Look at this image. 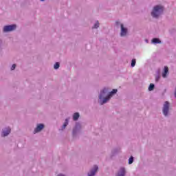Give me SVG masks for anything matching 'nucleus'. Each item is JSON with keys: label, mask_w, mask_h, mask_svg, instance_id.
Masks as SVG:
<instances>
[{"label": "nucleus", "mask_w": 176, "mask_h": 176, "mask_svg": "<svg viewBox=\"0 0 176 176\" xmlns=\"http://www.w3.org/2000/svg\"><path fill=\"white\" fill-rule=\"evenodd\" d=\"M118 93V89H113L108 94V89L107 88L103 89L99 95V102L101 105L103 104H107L109 100H111V98L113 96V94H116Z\"/></svg>", "instance_id": "f257e3e1"}, {"label": "nucleus", "mask_w": 176, "mask_h": 176, "mask_svg": "<svg viewBox=\"0 0 176 176\" xmlns=\"http://www.w3.org/2000/svg\"><path fill=\"white\" fill-rule=\"evenodd\" d=\"M164 10V8L162 5L155 6L151 12L152 17L154 19H157L161 14H163V12Z\"/></svg>", "instance_id": "f03ea898"}, {"label": "nucleus", "mask_w": 176, "mask_h": 176, "mask_svg": "<svg viewBox=\"0 0 176 176\" xmlns=\"http://www.w3.org/2000/svg\"><path fill=\"white\" fill-rule=\"evenodd\" d=\"M170 111V102L168 101H166L164 103L162 112L163 115L165 116H168V112Z\"/></svg>", "instance_id": "7ed1b4c3"}, {"label": "nucleus", "mask_w": 176, "mask_h": 176, "mask_svg": "<svg viewBox=\"0 0 176 176\" xmlns=\"http://www.w3.org/2000/svg\"><path fill=\"white\" fill-rule=\"evenodd\" d=\"M16 25H8L3 27V32H10L12 31H14L16 28Z\"/></svg>", "instance_id": "20e7f679"}, {"label": "nucleus", "mask_w": 176, "mask_h": 176, "mask_svg": "<svg viewBox=\"0 0 176 176\" xmlns=\"http://www.w3.org/2000/svg\"><path fill=\"white\" fill-rule=\"evenodd\" d=\"M98 170L97 165L94 166L93 168L88 173V176H94Z\"/></svg>", "instance_id": "39448f33"}, {"label": "nucleus", "mask_w": 176, "mask_h": 176, "mask_svg": "<svg viewBox=\"0 0 176 176\" xmlns=\"http://www.w3.org/2000/svg\"><path fill=\"white\" fill-rule=\"evenodd\" d=\"M126 175V169L123 167L120 168L116 176H125Z\"/></svg>", "instance_id": "423d86ee"}, {"label": "nucleus", "mask_w": 176, "mask_h": 176, "mask_svg": "<svg viewBox=\"0 0 176 176\" xmlns=\"http://www.w3.org/2000/svg\"><path fill=\"white\" fill-rule=\"evenodd\" d=\"M44 127L45 125H43V124H38L36 128L34 129V133L36 134V133H39V131H41Z\"/></svg>", "instance_id": "0eeeda50"}, {"label": "nucleus", "mask_w": 176, "mask_h": 176, "mask_svg": "<svg viewBox=\"0 0 176 176\" xmlns=\"http://www.w3.org/2000/svg\"><path fill=\"white\" fill-rule=\"evenodd\" d=\"M10 127L5 128L2 132L3 137H7V135H9V134H10Z\"/></svg>", "instance_id": "6e6552de"}, {"label": "nucleus", "mask_w": 176, "mask_h": 176, "mask_svg": "<svg viewBox=\"0 0 176 176\" xmlns=\"http://www.w3.org/2000/svg\"><path fill=\"white\" fill-rule=\"evenodd\" d=\"M120 35L122 36H126L127 35V28L123 26V24L121 25V33Z\"/></svg>", "instance_id": "1a4fd4ad"}, {"label": "nucleus", "mask_w": 176, "mask_h": 176, "mask_svg": "<svg viewBox=\"0 0 176 176\" xmlns=\"http://www.w3.org/2000/svg\"><path fill=\"white\" fill-rule=\"evenodd\" d=\"M79 130H80V124H79V122H77L76 124L75 128L73 129V135H75L76 133L79 131Z\"/></svg>", "instance_id": "9d476101"}, {"label": "nucleus", "mask_w": 176, "mask_h": 176, "mask_svg": "<svg viewBox=\"0 0 176 176\" xmlns=\"http://www.w3.org/2000/svg\"><path fill=\"white\" fill-rule=\"evenodd\" d=\"M168 74V67L165 66L164 67V72H162V78H167V74Z\"/></svg>", "instance_id": "9b49d317"}, {"label": "nucleus", "mask_w": 176, "mask_h": 176, "mask_svg": "<svg viewBox=\"0 0 176 176\" xmlns=\"http://www.w3.org/2000/svg\"><path fill=\"white\" fill-rule=\"evenodd\" d=\"M79 113H74L73 115V120H77L78 119H79Z\"/></svg>", "instance_id": "f8f14e48"}, {"label": "nucleus", "mask_w": 176, "mask_h": 176, "mask_svg": "<svg viewBox=\"0 0 176 176\" xmlns=\"http://www.w3.org/2000/svg\"><path fill=\"white\" fill-rule=\"evenodd\" d=\"M161 41L159 38H153L152 39V43L156 44V43H160Z\"/></svg>", "instance_id": "ddd939ff"}, {"label": "nucleus", "mask_w": 176, "mask_h": 176, "mask_svg": "<svg viewBox=\"0 0 176 176\" xmlns=\"http://www.w3.org/2000/svg\"><path fill=\"white\" fill-rule=\"evenodd\" d=\"M67 126H68V119H66L65 120V123L62 126V130H64L65 129V127H67Z\"/></svg>", "instance_id": "4468645a"}, {"label": "nucleus", "mask_w": 176, "mask_h": 176, "mask_svg": "<svg viewBox=\"0 0 176 176\" xmlns=\"http://www.w3.org/2000/svg\"><path fill=\"white\" fill-rule=\"evenodd\" d=\"M155 89V85L154 84H150L148 87V91H152Z\"/></svg>", "instance_id": "2eb2a0df"}, {"label": "nucleus", "mask_w": 176, "mask_h": 176, "mask_svg": "<svg viewBox=\"0 0 176 176\" xmlns=\"http://www.w3.org/2000/svg\"><path fill=\"white\" fill-rule=\"evenodd\" d=\"M54 69H58V68H60V63L58 62H56L54 65Z\"/></svg>", "instance_id": "dca6fc26"}, {"label": "nucleus", "mask_w": 176, "mask_h": 176, "mask_svg": "<svg viewBox=\"0 0 176 176\" xmlns=\"http://www.w3.org/2000/svg\"><path fill=\"white\" fill-rule=\"evenodd\" d=\"M133 162H134V157L133 156H131L129 159V164H133Z\"/></svg>", "instance_id": "f3484780"}, {"label": "nucleus", "mask_w": 176, "mask_h": 176, "mask_svg": "<svg viewBox=\"0 0 176 176\" xmlns=\"http://www.w3.org/2000/svg\"><path fill=\"white\" fill-rule=\"evenodd\" d=\"M100 27V23L98 21H96L94 24V28H98Z\"/></svg>", "instance_id": "a211bd4d"}, {"label": "nucleus", "mask_w": 176, "mask_h": 176, "mask_svg": "<svg viewBox=\"0 0 176 176\" xmlns=\"http://www.w3.org/2000/svg\"><path fill=\"white\" fill-rule=\"evenodd\" d=\"M135 63H136L135 59H133L131 60V67H135Z\"/></svg>", "instance_id": "6ab92c4d"}, {"label": "nucleus", "mask_w": 176, "mask_h": 176, "mask_svg": "<svg viewBox=\"0 0 176 176\" xmlns=\"http://www.w3.org/2000/svg\"><path fill=\"white\" fill-rule=\"evenodd\" d=\"M16 69V64H13L11 67V70L13 71L14 69Z\"/></svg>", "instance_id": "aec40b11"}, {"label": "nucleus", "mask_w": 176, "mask_h": 176, "mask_svg": "<svg viewBox=\"0 0 176 176\" xmlns=\"http://www.w3.org/2000/svg\"><path fill=\"white\" fill-rule=\"evenodd\" d=\"M2 45V40H0V46Z\"/></svg>", "instance_id": "412c9836"}, {"label": "nucleus", "mask_w": 176, "mask_h": 176, "mask_svg": "<svg viewBox=\"0 0 176 176\" xmlns=\"http://www.w3.org/2000/svg\"><path fill=\"white\" fill-rule=\"evenodd\" d=\"M41 1H45V0H41Z\"/></svg>", "instance_id": "4be33fe9"}]
</instances>
